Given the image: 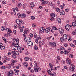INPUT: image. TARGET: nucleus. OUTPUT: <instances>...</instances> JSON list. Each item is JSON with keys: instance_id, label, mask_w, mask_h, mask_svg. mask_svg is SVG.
Wrapping results in <instances>:
<instances>
[{"instance_id": "obj_1", "label": "nucleus", "mask_w": 76, "mask_h": 76, "mask_svg": "<svg viewBox=\"0 0 76 76\" xmlns=\"http://www.w3.org/2000/svg\"><path fill=\"white\" fill-rule=\"evenodd\" d=\"M67 36L66 34H64L63 36V37H61L60 39L62 42H64L67 41Z\"/></svg>"}, {"instance_id": "obj_2", "label": "nucleus", "mask_w": 76, "mask_h": 76, "mask_svg": "<svg viewBox=\"0 0 76 76\" xmlns=\"http://www.w3.org/2000/svg\"><path fill=\"white\" fill-rule=\"evenodd\" d=\"M16 22L19 26H20L21 25H23L24 23L23 21L22 20H20L19 19H17L16 20Z\"/></svg>"}, {"instance_id": "obj_3", "label": "nucleus", "mask_w": 76, "mask_h": 76, "mask_svg": "<svg viewBox=\"0 0 76 76\" xmlns=\"http://www.w3.org/2000/svg\"><path fill=\"white\" fill-rule=\"evenodd\" d=\"M75 66L73 64L71 66V67L69 68V71L72 73L74 72V69H75Z\"/></svg>"}, {"instance_id": "obj_4", "label": "nucleus", "mask_w": 76, "mask_h": 76, "mask_svg": "<svg viewBox=\"0 0 76 76\" xmlns=\"http://www.w3.org/2000/svg\"><path fill=\"white\" fill-rule=\"evenodd\" d=\"M47 71L48 72L49 75H50V76H56V74L55 72H53V73H51V70H47Z\"/></svg>"}, {"instance_id": "obj_5", "label": "nucleus", "mask_w": 76, "mask_h": 76, "mask_svg": "<svg viewBox=\"0 0 76 76\" xmlns=\"http://www.w3.org/2000/svg\"><path fill=\"white\" fill-rule=\"evenodd\" d=\"M24 40L26 42H28L30 41H31V39L28 37H26L24 38Z\"/></svg>"}, {"instance_id": "obj_6", "label": "nucleus", "mask_w": 76, "mask_h": 76, "mask_svg": "<svg viewBox=\"0 0 76 76\" xmlns=\"http://www.w3.org/2000/svg\"><path fill=\"white\" fill-rule=\"evenodd\" d=\"M59 31L60 33L61 34H63V32H64V30L63 28H59Z\"/></svg>"}, {"instance_id": "obj_7", "label": "nucleus", "mask_w": 76, "mask_h": 76, "mask_svg": "<svg viewBox=\"0 0 76 76\" xmlns=\"http://www.w3.org/2000/svg\"><path fill=\"white\" fill-rule=\"evenodd\" d=\"M65 29L67 31H69L70 30V26L68 24L66 25L65 26Z\"/></svg>"}, {"instance_id": "obj_8", "label": "nucleus", "mask_w": 76, "mask_h": 76, "mask_svg": "<svg viewBox=\"0 0 76 76\" xmlns=\"http://www.w3.org/2000/svg\"><path fill=\"white\" fill-rule=\"evenodd\" d=\"M51 29V28L50 27H48L46 28L45 30V32L46 33H48L50 32V30Z\"/></svg>"}, {"instance_id": "obj_9", "label": "nucleus", "mask_w": 76, "mask_h": 76, "mask_svg": "<svg viewBox=\"0 0 76 76\" xmlns=\"http://www.w3.org/2000/svg\"><path fill=\"white\" fill-rule=\"evenodd\" d=\"M17 50L18 51L20 52V53H22V50L21 47H20V46H18L17 48Z\"/></svg>"}, {"instance_id": "obj_10", "label": "nucleus", "mask_w": 76, "mask_h": 76, "mask_svg": "<svg viewBox=\"0 0 76 76\" xmlns=\"http://www.w3.org/2000/svg\"><path fill=\"white\" fill-rule=\"evenodd\" d=\"M49 66H50L49 69L50 70H53V65H52V64H51L50 63L49 64Z\"/></svg>"}, {"instance_id": "obj_11", "label": "nucleus", "mask_w": 76, "mask_h": 76, "mask_svg": "<svg viewBox=\"0 0 76 76\" xmlns=\"http://www.w3.org/2000/svg\"><path fill=\"white\" fill-rule=\"evenodd\" d=\"M27 44L28 45H29V46H32L33 45V43L32 42H31V41H30L28 42Z\"/></svg>"}, {"instance_id": "obj_12", "label": "nucleus", "mask_w": 76, "mask_h": 76, "mask_svg": "<svg viewBox=\"0 0 76 76\" xmlns=\"http://www.w3.org/2000/svg\"><path fill=\"white\" fill-rule=\"evenodd\" d=\"M53 7L54 9H55L56 10V11L57 12L59 13V12H60V9H59V8H55L54 7V6H53Z\"/></svg>"}, {"instance_id": "obj_13", "label": "nucleus", "mask_w": 76, "mask_h": 76, "mask_svg": "<svg viewBox=\"0 0 76 76\" xmlns=\"http://www.w3.org/2000/svg\"><path fill=\"white\" fill-rule=\"evenodd\" d=\"M66 63L68 64H70V63H71V61L70 59L68 58L66 59Z\"/></svg>"}, {"instance_id": "obj_14", "label": "nucleus", "mask_w": 76, "mask_h": 76, "mask_svg": "<svg viewBox=\"0 0 76 76\" xmlns=\"http://www.w3.org/2000/svg\"><path fill=\"white\" fill-rule=\"evenodd\" d=\"M34 70L35 72H38V70L39 71V70H41V68H34Z\"/></svg>"}, {"instance_id": "obj_15", "label": "nucleus", "mask_w": 76, "mask_h": 76, "mask_svg": "<svg viewBox=\"0 0 76 76\" xmlns=\"http://www.w3.org/2000/svg\"><path fill=\"white\" fill-rule=\"evenodd\" d=\"M50 45L52 47H55L56 45V44L55 43L53 42H50Z\"/></svg>"}, {"instance_id": "obj_16", "label": "nucleus", "mask_w": 76, "mask_h": 76, "mask_svg": "<svg viewBox=\"0 0 76 76\" xmlns=\"http://www.w3.org/2000/svg\"><path fill=\"white\" fill-rule=\"evenodd\" d=\"M27 32H28L26 30L24 31V32L23 33V35L24 37H26V35L27 34Z\"/></svg>"}, {"instance_id": "obj_17", "label": "nucleus", "mask_w": 76, "mask_h": 76, "mask_svg": "<svg viewBox=\"0 0 76 76\" xmlns=\"http://www.w3.org/2000/svg\"><path fill=\"white\" fill-rule=\"evenodd\" d=\"M60 15H65V12L64 10H62L61 11L60 13Z\"/></svg>"}, {"instance_id": "obj_18", "label": "nucleus", "mask_w": 76, "mask_h": 76, "mask_svg": "<svg viewBox=\"0 0 76 76\" xmlns=\"http://www.w3.org/2000/svg\"><path fill=\"white\" fill-rule=\"evenodd\" d=\"M13 53H14L16 55H17L18 56L19 55V52H18L16 51H13Z\"/></svg>"}, {"instance_id": "obj_19", "label": "nucleus", "mask_w": 76, "mask_h": 76, "mask_svg": "<svg viewBox=\"0 0 76 76\" xmlns=\"http://www.w3.org/2000/svg\"><path fill=\"white\" fill-rule=\"evenodd\" d=\"M6 29L7 31V32H10V33H12V31H11V30H10V28H6Z\"/></svg>"}, {"instance_id": "obj_20", "label": "nucleus", "mask_w": 76, "mask_h": 76, "mask_svg": "<svg viewBox=\"0 0 76 76\" xmlns=\"http://www.w3.org/2000/svg\"><path fill=\"white\" fill-rule=\"evenodd\" d=\"M34 67L35 68H37L38 67V66H37V62L35 61H34Z\"/></svg>"}, {"instance_id": "obj_21", "label": "nucleus", "mask_w": 76, "mask_h": 76, "mask_svg": "<svg viewBox=\"0 0 76 76\" xmlns=\"http://www.w3.org/2000/svg\"><path fill=\"white\" fill-rule=\"evenodd\" d=\"M56 19L57 21H58L59 23H61V19H60V18H56Z\"/></svg>"}, {"instance_id": "obj_22", "label": "nucleus", "mask_w": 76, "mask_h": 76, "mask_svg": "<svg viewBox=\"0 0 76 76\" xmlns=\"http://www.w3.org/2000/svg\"><path fill=\"white\" fill-rule=\"evenodd\" d=\"M24 67H27L28 66V63H26V62H24Z\"/></svg>"}, {"instance_id": "obj_23", "label": "nucleus", "mask_w": 76, "mask_h": 76, "mask_svg": "<svg viewBox=\"0 0 76 76\" xmlns=\"http://www.w3.org/2000/svg\"><path fill=\"white\" fill-rule=\"evenodd\" d=\"M39 47H41V45H43V43H42L41 41H40L39 42Z\"/></svg>"}, {"instance_id": "obj_24", "label": "nucleus", "mask_w": 76, "mask_h": 76, "mask_svg": "<svg viewBox=\"0 0 76 76\" xmlns=\"http://www.w3.org/2000/svg\"><path fill=\"white\" fill-rule=\"evenodd\" d=\"M50 15L52 18H54L56 16V15L54 13L51 14Z\"/></svg>"}, {"instance_id": "obj_25", "label": "nucleus", "mask_w": 76, "mask_h": 76, "mask_svg": "<svg viewBox=\"0 0 76 76\" xmlns=\"http://www.w3.org/2000/svg\"><path fill=\"white\" fill-rule=\"evenodd\" d=\"M0 48L1 50H5V46H3L0 47Z\"/></svg>"}, {"instance_id": "obj_26", "label": "nucleus", "mask_w": 76, "mask_h": 76, "mask_svg": "<svg viewBox=\"0 0 76 76\" xmlns=\"http://www.w3.org/2000/svg\"><path fill=\"white\" fill-rule=\"evenodd\" d=\"M21 18H25L26 17V15L25 14H21Z\"/></svg>"}, {"instance_id": "obj_27", "label": "nucleus", "mask_w": 76, "mask_h": 76, "mask_svg": "<svg viewBox=\"0 0 76 76\" xmlns=\"http://www.w3.org/2000/svg\"><path fill=\"white\" fill-rule=\"evenodd\" d=\"M70 46L72 47H73V48H75V47H76V46L73 44H70Z\"/></svg>"}, {"instance_id": "obj_28", "label": "nucleus", "mask_w": 76, "mask_h": 76, "mask_svg": "<svg viewBox=\"0 0 76 76\" xmlns=\"http://www.w3.org/2000/svg\"><path fill=\"white\" fill-rule=\"evenodd\" d=\"M29 59V57H26L24 58V59L25 61H28Z\"/></svg>"}, {"instance_id": "obj_29", "label": "nucleus", "mask_w": 76, "mask_h": 76, "mask_svg": "<svg viewBox=\"0 0 76 76\" xmlns=\"http://www.w3.org/2000/svg\"><path fill=\"white\" fill-rule=\"evenodd\" d=\"M30 5L33 7H34V6H35V5H34V3H33V2H32V3H31L30 4Z\"/></svg>"}, {"instance_id": "obj_30", "label": "nucleus", "mask_w": 76, "mask_h": 76, "mask_svg": "<svg viewBox=\"0 0 76 76\" xmlns=\"http://www.w3.org/2000/svg\"><path fill=\"white\" fill-rule=\"evenodd\" d=\"M18 7H21L22 6V4L21 3H19L18 4Z\"/></svg>"}, {"instance_id": "obj_31", "label": "nucleus", "mask_w": 76, "mask_h": 76, "mask_svg": "<svg viewBox=\"0 0 76 76\" xmlns=\"http://www.w3.org/2000/svg\"><path fill=\"white\" fill-rule=\"evenodd\" d=\"M21 14H18V17L19 18H22V15Z\"/></svg>"}, {"instance_id": "obj_32", "label": "nucleus", "mask_w": 76, "mask_h": 76, "mask_svg": "<svg viewBox=\"0 0 76 76\" xmlns=\"http://www.w3.org/2000/svg\"><path fill=\"white\" fill-rule=\"evenodd\" d=\"M60 50H65V48H64L62 46H61V49Z\"/></svg>"}, {"instance_id": "obj_33", "label": "nucleus", "mask_w": 76, "mask_h": 76, "mask_svg": "<svg viewBox=\"0 0 76 76\" xmlns=\"http://www.w3.org/2000/svg\"><path fill=\"white\" fill-rule=\"evenodd\" d=\"M12 56L13 58H16V56L15 54L12 55Z\"/></svg>"}, {"instance_id": "obj_34", "label": "nucleus", "mask_w": 76, "mask_h": 76, "mask_svg": "<svg viewBox=\"0 0 76 76\" xmlns=\"http://www.w3.org/2000/svg\"><path fill=\"white\" fill-rule=\"evenodd\" d=\"M45 3H46V4H47L48 5H50V2H49L48 1H46Z\"/></svg>"}, {"instance_id": "obj_35", "label": "nucleus", "mask_w": 76, "mask_h": 76, "mask_svg": "<svg viewBox=\"0 0 76 76\" xmlns=\"http://www.w3.org/2000/svg\"><path fill=\"white\" fill-rule=\"evenodd\" d=\"M69 57L70 58H72V57H73V55L72 54H70L69 55Z\"/></svg>"}, {"instance_id": "obj_36", "label": "nucleus", "mask_w": 76, "mask_h": 76, "mask_svg": "<svg viewBox=\"0 0 76 76\" xmlns=\"http://www.w3.org/2000/svg\"><path fill=\"white\" fill-rule=\"evenodd\" d=\"M67 53H69V52H68L67 51H64V54H66Z\"/></svg>"}, {"instance_id": "obj_37", "label": "nucleus", "mask_w": 76, "mask_h": 76, "mask_svg": "<svg viewBox=\"0 0 76 76\" xmlns=\"http://www.w3.org/2000/svg\"><path fill=\"white\" fill-rule=\"evenodd\" d=\"M39 32H40V33H42V30H41V28H39Z\"/></svg>"}, {"instance_id": "obj_38", "label": "nucleus", "mask_w": 76, "mask_h": 76, "mask_svg": "<svg viewBox=\"0 0 76 76\" xmlns=\"http://www.w3.org/2000/svg\"><path fill=\"white\" fill-rule=\"evenodd\" d=\"M6 68H7L8 69H11V66H6Z\"/></svg>"}, {"instance_id": "obj_39", "label": "nucleus", "mask_w": 76, "mask_h": 76, "mask_svg": "<svg viewBox=\"0 0 76 76\" xmlns=\"http://www.w3.org/2000/svg\"><path fill=\"white\" fill-rule=\"evenodd\" d=\"M34 50H38V47L37 46H34Z\"/></svg>"}, {"instance_id": "obj_40", "label": "nucleus", "mask_w": 76, "mask_h": 76, "mask_svg": "<svg viewBox=\"0 0 76 76\" xmlns=\"http://www.w3.org/2000/svg\"><path fill=\"white\" fill-rule=\"evenodd\" d=\"M14 47H19V44H18L17 43V44H15V45H14Z\"/></svg>"}, {"instance_id": "obj_41", "label": "nucleus", "mask_w": 76, "mask_h": 76, "mask_svg": "<svg viewBox=\"0 0 76 76\" xmlns=\"http://www.w3.org/2000/svg\"><path fill=\"white\" fill-rule=\"evenodd\" d=\"M7 35H9V36H12V34H11L8 33V32H7Z\"/></svg>"}, {"instance_id": "obj_42", "label": "nucleus", "mask_w": 76, "mask_h": 76, "mask_svg": "<svg viewBox=\"0 0 76 76\" xmlns=\"http://www.w3.org/2000/svg\"><path fill=\"white\" fill-rule=\"evenodd\" d=\"M30 37H31V38H32V37H33V34H32V33H31L30 34Z\"/></svg>"}, {"instance_id": "obj_43", "label": "nucleus", "mask_w": 76, "mask_h": 76, "mask_svg": "<svg viewBox=\"0 0 76 76\" xmlns=\"http://www.w3.org/2000/svg\"><path fill=\"white\" fill-rule=\"evenodd\" d=\"M31 19L33 20L35 19V17H34V16H31Z\"/></svg>"}, {"instance_id": "obj_44", "label": "nucleus", "mask_w": 76, "mask_h": 76, "mask_svg": "<svg viewBox=\"0 0 76 76\" xmlns=\"http://www.w3.org/2000/svg\"><path fill=\"white\" fill-rule=\"evenodd\" d=\"M53 29H55V30H58V29H57V28H56V27H53Z\"/></svg>"}, {"instance_id": "obj_45", "label": "nucleus", "mask_w": 76, "mask_h": 76, "mask_svg": "<svg viewBox=\"0 0 76 76\" xmlns=\"http://www.w3.org/2000/svg\"><path fill=\"white\" fill-rule=\"evenodd\" d=\"M65 11L66 12H68L69 11V9H65Z\"/></svg>"}, {"instance_id": "obj_46", "label": "nucleus", "mask_w": 76, "mask_h": 76, "mask_svg": "<svg viewBox=\"0 0 76 76\" xmlns=\"http://www.w3.org/2000/svg\"><path fill=\"white\" fill-rule=\"evenodd\" d=\"M26 31L27 32H29V29L28 28H26Z\"/></svg>"}, {"instance_id": "obj_47", "label": "nucleus", "mask_w": 76, "mask_h": 76, "mask_svg": "<svg viewBox=\"0 0 76 76\" xmlns=\"http://www.w3.org/2000/svg\"><path fill=\"white\" fill-rule=\"evenodd\" d=\"M64 46L66 47H67V46H68V44H67V43H65L64 44Z\"/></svg>"}, {"instance_id": "obj_48", "label": "nucleus", "mask_w": 76, "mask_h": 76, "mask_svg": "<svg viewBox=\"0 0 76 76\" xmlns=\"http://www.w3.org/2000/svg\"><path fill=\"white\" fill-rule=\"evenodd\" d=\"M16 41V42L17 43V44H19V39H17V40Z\"/></svg>"}, {"instance_id": "obj_49", "label": "nucleus", "mask_w": 76, "mask_h": 76, "mask_svg": "<svg viewBox=\"0 0 76 76\" xmlns=\"http://www.w3.org/2000/svg\"><path fill=\"white\" fill-rule=\"evenodd\" d=\"M35 26H36V25H35V23H34L32 25V27H33V28H34V27H35Z\"/></svg>"}, {"instance_id": "obj_50", "label": "nucleus", "mask_w": 76, "mask_h": 76, "mask_svg": "<svg viewBox=\"0 0 76 76\" xmlns=\"http://www.w3.org/2000/svg\"><path fill=\"white\" fill-rule=\"evenodd\" d=\"M57 59L58 60H60V56H57Z\"/></svg>"}, {"instance_id": "obj_51", "label": "nucleus", "mask_w": 76, "mask_h": 76, "mask_svg": "<svg viewBox=\"0 0 76 76\" xmlns=\"http://www.w3.org/2000/svg\"><path fill=\"white\" fill-rule=\"evenodd\" d=\"M10 73L11 74H14L13 73V71L11 70L10 71Z\"/></svg>"}, {"instance_id": "obj_52", "label": "nucleus", "mask_w": 76, "mask_h": 76, "mask_svg": "<svg viewBox=\"0 0 76 76\" xmlns=\"http://www.w3.org/2000/svg\"><path fill=\"white\" fill-rule=\"evenodd\" d=\"M17 39H16L15 38H14L12 39V41H16Z\"/></svg>"}, {"instance_id": "obj_53", "label": "nucleus", "mask_w": 76, "mask_h": 76, "mask_svg": "<svg viewBox=\"0 0 76 76\" xmlns=\"http://www.w3.org/2000/svg\"><path fill=\"white\" fill-rule=\"evenodd\" d=\"M2 3H3V4H6V1H2Z\"/></svg>"}, {"instance_id": "obj_54", "label": "nucleus", "mask_w": 76, "mask_h": 76, "mask_svg": "<svg viewBox=\"0 0 76 76\" xmlns=\"http://www.w3.org/2000/svg\"><path fill=\"white\" fill-rule=\"evenodd\" d=\"M60 7H61V9H62V10H63V8L64 7H63V5H61Z\"/></svg>"}, {"instance_id": "obj_55", "label": "nucleus", "mask_w": 76, "mask_h": 76, "mask_svg": "<svg viewBox=\"0 0 76 76\" xmlns=\"http://www.w3.org/2000/svg\"><path fill=\"white\" fill-rule=\"evenodd\" d=\"M41 28L43 30V32H44V30H45V28L44 27H42Z\"/></svg>"}, {"instance_id": "obj_56", "label": "nucleus", "mask_w": 76, "mask_h": 76, "mask_svg": "<svg viewBox=\"0 0 76 76\" xmlns=\"http://www.w3.org/2000/svg\"><path fill=\"white\" fill-rule=\"evenodd\" d=\"M7 62V59H6L4 61L3 63H6V62Z\"/></svg>"}, {"instance_id": "obj_57", "label": "nucleus", "mask_w": 76, "mask_h": 76, "mask_svg": "<svg viewBox=\"0 0 76 76\" xmlns=\"http://www.w3.org/2000/svg\"><path fill=\"white\" fill-rule=\"evenodd\" d=\"M6 67L5 66H2L1 67L2 69H6Z\"/></svg>"}, {"instance_id": "obj_58", "label": "nucleus", "mask_w": 76, "mask_h": 76, "mask_svg": "<svg viewBox=\"0 0 76 76\" xmlns=\"http://www.w3.org/2000/svg\"><path fill=\"white\" fill-rule=\"evenodd\" d=\"M75 34H76V31H74L73 32L72 34H73V35H75Z\"/></svg>"}, {"instance_id": "obj_59", "label": "nucleus", "mask_w": 76, "mask_h": 76, "mask_svg": "<svg viewBox=\"0 0 76 76\" xmlns=\"http://www.w3.org/2000/svg\"><path fill=\"white\" fill-rule=\"evenodd\" d=\"M1 29L2 31H3V30H4V27H1Z\"/></svg>"}, {"instance_id": "obj_60", "label": "nucleus", "mask_w": 76, "mask_h": 76, "mask_svg": "<svg viewBox=\"0 0 76 76\" xmlns=\"http://www.w3.org/2000/svg\"><path fill=\"white\" fill-rule=\"evenodd\" d=\"M14 27L15 28H17L18 27V26H17V25H15L14 26Z\"/></svg>"}, {"instance_id": "obj_61", "label": "nucleus", "mask_w": 76, "mask_h": 76, "mask_svg": "<svg viewBox=\"0 0 76 76\" xmlns=\"http://www.w3.org/2000/svg\"><path fill=\"white\" fill-rule=\"evenodd\" d=\"M37 34H35L34 35V38H36L37 37Z\"/></svg>"}, {"instance_id": "obj_62", "label": "nucleus", "mask_w": 76, "mask_h": 76, "mask_svg": "<svg viewBox=\"0 0 76 76\" xmlns=\"http://www.w3.org/2000/svg\"><path fill=\"white\" fill-rule=\"evenodd\" d=\"M12 45H15V42H12Z\"/></svg>"}, {"instance_id": "obj_63", "label": "nucleus", "mask_w": 76, "mask_h": 76, "mask_svg": "<svg viewBox=\"0 0 76 76\" xmlns=\"http://www.w3.org/2000/svg\"><path fill=\"white\" fill-rule=\"evenodd\" d=\"M23 9H25V7H26L25 5V4H23Z\"/></svg>"}, {"instance_id": "obj_64", "label": "nucleus", "mask_w": 76, "mask_h": 76, "mask_svg": "<svg viewBox=\"0 0 76 76\" xmlns=\"http://www.w3.org/2000/svg\"><path fill=\"white\" fill-rule=\"evenodd\" d=\"M13 75V74H11L10 73L9 76H12Z\"/></svg>"}]
</instances>
